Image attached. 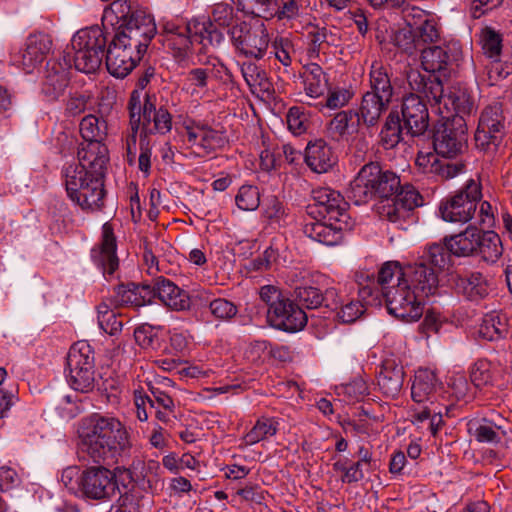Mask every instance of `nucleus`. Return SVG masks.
Masks as SVG:
<instances>
[{
	"label": "nucleus",
	"mask_w": 512,
	"mask_h": 512,
	"mask_svg": "<svg viewBox=\"0 0 512 512\" xmlns=\"http://www.w3.org/2000/svg\"><path fill=\"white\" fill-rule=\"evenodd\" d=\"M78 437L81 457L98 464L81 473L80 491L88 499L110 500L119 486L115 473L104 465L118 464L130 456L133 444L127 426L111 413L94 412L81 419Z\"/></svg>",
	"instance_id": "1"
},
{
	"label": "nucleus",
	"mask_w": 512,
	"mask_h": 512,
	"mask_svg": "<svg viewBox=\"0 0 512 512\" xmlns=\"http://www.w3.org/2000/svg\"><path fill=\"white\" fill-rule=\"evenodd\" d=\"M107 162L89 153L78 156V163L68 164L63 169L67 196L84 211L101 210L104 206Z\"/></svg>",
	"instance_id": "2"
},
{
	"label": "nucleus",
	"mask_w": 512,
	"mask_h": 512,
	"mask_svg": "<svg viewBox=\"0 0 512 512\" xmlns=\"http://www.w3.org/2000/svg\"><path fill=\"white\" fill-rule=\"evenodd\" d=\"M103 25L113 26V35L142 53L157 33V27L151 15L134 9L129 0H115L103 14Z\"/></svg>",
	"instance_id": "3"
},
{
	"label": "nucleus",
	"mask_w": 512,
	"mask_h": 512,
	"mask_svg": "<svg viewBox=\"0 0 512 512\" xmlns=\"http://www.w3.org/2000/svg\"><path fill=\"white\" fill-rule=\"evenodd\" d=\"M422 65L428 74H422L416 69H409L406 74L407 82L412 91L421 93L435 104L441 103L444 97L443 78L447 77V67L456 60L449 45H429L419 51Z\"/></svg>",
	"instance_id": "4"
},
{
	"label": "nucleus",
	"mask_w": 512,
	"mask_h": 512,
	"mask_svg": "<svg viewBox=\"0 0 512 512\" xmlns=\"http://www.w3.org/2000/svg\"><path fill=\"white\" fill-rule=\"evenodd\" d=\"M400 187L396 173L384 170L379 162L369 160L351 181L347 197L355 205H363L377 198L389 200Z\"/></svg>",
	"instance_id": "5"
},
{
	"label": "nucleus",
	"mask_w": 512,
	"mask_h": 512,
	"mask_svg": "<svg viewBox=\"0 0 512 512\" xmlns=\"http://www.w3.org/2000/svg\"><path fill=\"white\" fill-rule=\"evenodd\" d=\"M435 152L443 158H456L468 148V128L460 115L438 120L432 128Z\"/></svg>",
	"instance_id": "6"
},
{
	"label": "nucleus",
	"mask_w": 512,
	"mask_h": 512,
	"mask_svg": "<svg viewBox=\"0 0 512 512\" xmlns=\"http://www.w3.org/2000/svg\"><path fill=\"white\" fill-rule=\"evenodd\" d=\"M67 381L72 389L89 393L95 387V357L92 346L85 340L74 343L68 352Z\"/></svg>",
	"instance_id": "7"
},
{
	"label": "nucleus",
	"mask_w": 512,
	"mask_h": 512,
	"mask_svg": "<svg viewBox=\"0 0 512 512\" xmlns=\"http://www.w3.org/2000/svg\"><path fill=\"white\" fill-rule=\"evenodd\" d=\"M481 198V183L470 179L463 187L440 202V216L446 222L467 223L475 215Z\"/></svg>",
	"instance_id": "8"
},
{
	"label": "nucleus",
	"mask_w": 512,
	"mask_h": 512,
	"mask_svg": "<svg viewBox=\"0 0 512 512\" xmlns=\"http://www.w3.org/2000/svg\"><path fill=\"white\" fill-rule=\"evenodd\" d=\"M506 134V117L503 104L494 101L481 112L474 140L478 149L494 153Z\"/></svg>",
	"instance_id": "9"
},
{
	"label": "nucleus",
	"mask_w": 512,
	"mask_h": 512,
	"mask_svg": "<svg viewBox=\"0 0 512 512\" xmlns=\"http://www.w3.org/2000/svg\"><path fill=\"white\" fill-rule=\"evenodd\" d=\"M236 51L246 58L261 60L268 54L270 38L263 23L252 25L241 22L229 29Z\"/></svg>",
	"instance_id": "10"
},
{
	"label": "nucleus",
	"mask_w": 512,
	"mask_h": 512,
	"mask_svg": "<svg viewBox=\"0 0 512 512\" xmlns=\"http://www.w3.org/2000/svg\"><path fill=\"white\" fill-rule=\"evenodd\" d=\"M389 314L405 322H414L423 315L422 300L405 281L383 289L382 293Z\"/></svg>",
	"instance_id": "11"
},
{
	"label": "nucleus",
	"mask_w": 512,
	"mask_h": 512,
	"mask_svg": "<svg viewBox=\"0 0 512 512\" xmlns=\"http://www.w3.org/2000/svg\"><path fill=\"white\" fill-rule=\"evenodd\" d=\"M312 200L313 204L307 206V215L344 224L352 222L348 214L349 204L339 192L328 187H319L312 190Z\"/></svg>",
	"instance_id": "12"
},
{
	"label": "nucleus",
	"mask_w": 512,
	"mask_h": 512,
	"mask_svg": "<svg viewBox=\"0 0 512 512\" xmlns=\"http://www.w3.org/2000/svg\"><path fill=\"white\" fill-rule=\"evenodd\" d=\"M392 197V203L383 206L380 214L389 222L399 224L400 228L405 229L403 223L413 220L412 211L422 205L423 198L411 184L401 185Z\"/></svg>",
	"instance_id": "13"
},
{
	"label": "nucleus",
	"mask_w": 512,
	"mask_h": 512,
	"mask_svg": "<svg viewBox=\"0 0 512 512\" xmlns=\"http://www.w3.org/2000/svg\"><path fill=\"white\" fill-rule=\"evenodd\" d=\"M143 55L144 53L113 35L105 53L107 70L116 78H124L132 72Z\"/></svg>",
	"instance_id": "14"
},
{
	"label": "nucleus",
	"mask_w": 512,
	"mask_h": 512,
	"mask_svg": "<svg viewBox=\"0 0 512 512\" xmlns=\"http://www.w3.org/2000/svg\"><path fill=\"white\" fill-rule=\"evenodd\" d=\"M71 56L64 52L62 59H50L47 61L41 91L50 101H56L61 97L70 83Z\"/></svg>",
	"instance_id": "15"
},
{
	"label": "nucleus",
	"mask_w": 512,
	"mask_h": 512,
	"mask_svg": "<svg viewBox=\"0 0 512 512\" xmlns=\"http://www.w3.org/2000/svg\"><path fill=\"white\" fill-rule=\"evenodd\" d=\"M174 382L167 377L155 378L148 383V406L154 411L156 419L168 424L177 419L176 404L171 395Z\"/></svg>",
	"instance_id": "16"
},
{
	"label": "nucleus",
	"mask_w": 512,
	"mask_h": 512,
	"mask_svg": "<svg viewBox=\"0 0 512 512\" xmlns=\"http://www.w3.org/2000/svg\"><path fill=\"white\" fill-rule=\"evenodd\" d=\"M267 320L276 329L286 332H296L307 324V315L302 308L289 298L270 304L267 310Z\"/></svg>",
	"instance_id": "17"
},
{
	"label": "nucleus",
	"mask_w": 512,
	"mask_h": 512,
	"mask_svg": "<svg viewBox=\"0 0 512 512\" xmlns=\"http://www.w3.org/2000/svg\"><path fill=\"white\" fill-rule=\"evenodd\" d=\"M421 93L413 91L402 99L400 117L403 120L406 134L419 137L425 134L429 127V111Z\"/></svg>",
	"instance_id": "18"
},
{
	"label": "nucleus",
	"mask_w": 512,
	"mask_h": 512,
	"mask_svg": "<svg viewBox=\"0 0 512 512\" xmlns=\"http://www.w3.org/2000/svg\"><path fill=\"white\" fill-rule=\"evenodd\" d=\"M404 281L422 300L429 301L439 295V273L435 268L415 262L404 267Z\"/></svg>",
	"instance_id": "19"
},
{
	"label": "nucleus",
	"mask_w": 512,
	"mask_h": 512,
	"mask_svg": "<svg viewBox=\"0 0 512 512\" xmlns=\"http://www.w3.org/2000/svg\"><path fill=\"white\" fill-rule=\"evenodd\" d=\"M80 134L87 144L78 150L77 156H88L93 151L96 159L101 156L102 159L109 160L108 148L102 143L107 135V124L104 120L93 114L84 116L80 122Z\"/></svg>",
	"instance_id": "20"
},
{
	"label": "nucleus",
	"mask_w": 512,
	"mask_h": 512,
	"mask_svg": "<svg viewBox=\"0 0 512 512\" xmlns=\"http://www.w3.org/2000/svg\"><path fill=\"white\" fill-rule=\"evenodd\" d=\"M353 222L346 224L337 221H322L317 216L308 215L302 223V232L308 238L327 245L334 246L340 243L343 238V231L350 230Z\"/></svg>",
	"instance_id": "21"
},
{
	"label": "nucleus",
	"mask_w": 512,
	"mask_h": 512,
	"mask_svg": "<svg viewBox=\"0 0 512 512\" xmlns=\"http://www.w3.org/2000/svg\"><path fill=\"white\" fill-rule=\"evenodd\" d=\"M155 100V96L146 93L142 103L137 91H133L128 102L131 132L137 134L141 126L140 138L146 137V140L153 134Z\"/></svg>",
	"instance_id": "22"
},
{
	"label": "nucleus",
	"mask_w": 512,
	"mask_h": 512,
	"mask_svg": "<svg viewBox=\"0 0 512 512\" xmlns=\"http://www.w3.org/2000/svg\"><path fill=\"white\" fill-rule=\"evenodd\" d=\"M117 240L111 223L106 222L102 226L100 243L91 250L94 263L103 270L104 275H113L119 267V259L116 253Z\"/></svg>",
	"instance_id": "23"
},
{
	"label": "nucleus",
	"mask_w": 512,
	"mask_h": 512,
	"mask_svg": "<svg viewBox=\"0 0 512 512\" xmlns=\"http://www.w3.org/2000/svg\"><path fill=\"white\" fill-rule=\"evenodd\" d=\"M51 48L52 39L48 34L31 35L27 40L26 48L14 56V63L25 73H31L45 59Z\"/></svg>",
	"instance_id": "24"
},
{
	"label": "nucleus",
	"mask_w": 512,
	"mask_h": 512,
	"mask_svg": "<svg viewBox=\"0 0 512 512\" xmlns=\"http://www.w3.org/2000/svg\"><path fill=\"white\" fill-rule=\"evenodd\" d=\"M305 163L315 173H326L337 163V156L324 139L308 142L305 149Z\"/></svg>",
	"instance_id": "25"
},
{
	"label": "nucleus",
	"mask_w": 512,
	"mask_h": 512,
	"mask_svg": "<svg viewBox=\"0 0 512 512\" xmlns=\"http://www.w3.org/2000/svg\"><path fill=\"white\" fill-rule=\"evenodd\" d=\"M155 288L158 300L173 311H187L191 307L189 293L177 286L171 280L159 276L155 278Z\"/></svg>",
	"instance_id": "26"
},
{
	"label": "nucleus",
	"mask_w": 512,
	"mask_h": 512,
	"mask_svg": "<svg viewBox=\"0 0 512 512\" xmlns=\"http://www.w3.org/2000/svg\"><path fill=\"white\" fill-rule=\"evenodd\" d=\"M404 378L403 365L396 359L388 358L382 362L377 384L383 395L396 398L402 390Z\"/></svg>",
	"instance_id": "27"
},
{
	"label": "nucleus",
	"mask_w": 512,
	"mask_h": 512,
	"mask_svg": "<svg viewBox=\"0 0 512 512\" xmlns=\"http://www.w3.org/2000/svg\"><path fill=\"white\" fill-rule=\"evenodd\" d=\"M110 32L107 28L93 26L77 31L71 39L72 50H83L86 52H97L105 55L106 46Z\"/></svg>",
	"instance_id": "28"
},
{
	"label": "nucleus",
	"mask_w": 512,
	"mask_h": 512,
	"mask_svg": "<svg viewBox=\"0 0 512 512\" xmlns=\"http://www.w3.org/2000/svg\"><path fill=\"white\" fill-rule=\"evenodd\" d=\"M480 228L468 225L465 230L458 234L448 235L443 238L450 253L458 258L476 256V246L479 241Z\"/></svg>",
	"instance_id": "29"
},
{
	"label": "nucleus",
	"mask_w": 512,
	"mask_h": 512,
	"mask_svg": "<svg viewBox=\"0 0 512 512\" xmlns=\"http://www.w3.org/2000/svg\"><path fill=\"white\" fill-rule=\"evenodd\" d=\"M160 28L162 41L178 52L187 50L193 39L197 37V32L192 34L189 24L181 25L173 20H162Z\"/></svg>",
	"instance_id": "30"
},
{
	"label": "nucleus",
	"mask_w": 512,
	"mask_h": 512,
	"mask_svg": "<svg viewBox=\"0 0 512 512\" xmlns=\"http://www.w3.org/2000/svg\"><path fill=\"white\" fill-rule=\"evenodd\" d=\"M439 156L435 153L418 154L415 164L421 173L426 175H437L442 178L448 179L455 177L460 173L465 165L459 163H448L439 159Z\"/></svg>",
	"instance_id": "31"
},
{
	"label": "nucleus",
	"mask_w": 512,
	"mask_h": 512,
	"mask_svg": "<svg viewBox=\"0 0 512 512\" xmlns=\"http://www.w3.org/2000/svg\"><path fill=\"white\" fill-rule=\"evenodd\" d=\"M455 284L458 293L471 302H480L490 293L488 278L478 271L458 277Z\"/></svg>",
	"instance_id": "32"
},
{
	"label": "nucleus",
	"mask_w": 512,
	"mask_h": 512,
	"mask_svg": "<svg viewBox=\"0 0 512 512\" xmlns=\"http://www.w3.org/2000/svg\"><path fill=\"white\" fill-rule=\"evenodd\" d=\"M390 103V101H385L381 96L365 92L362 96L360 107L356 111L357 117L366 127H375Z\"/></svg>",
	"instance_id": "33"
},
{
	"label": "nucleus",
	"mask_w": 512,
	"mask_h": 512,
	"mask_svg": "<svg viewBox=\"0 0 512 512\" xmlns=\"http://www.w3.org/2000/svg\"><path fill=\"white\" fill-rule=\"evenodd\" d=\"M438 380L436 374L429 369H419L411 386V397L416 403L430 401L436 391Z\"/></svg>",
	"instance_id": "34"
},
{
	"label": "nucleus",
	"mask_w": 512,
	"mask_h": 512,
	"mask_svg": "<svg viewBox=\"0 0 512 512\" xmlns=\"http://www.w3.org/2000/svg\"><path fill=\"white\" fill-rule=\"evenodd\" d=\"M476 246V256L490 264L496 263L503 254V246L500 236L492 230L480 228L479 241Z\"/></svg>",
	"instance_id": "35"
},
{
	"label": "nucleus",
	"mask_w": 512,
	"mask_h": 512,
	"mask_svg": "<svg viewBox=\"0 0 512 512\" xmlns=\"http://www.w3.org/2000/svg\"><path fill=\"white\" fill-rule=\"evenodd\" d=\"M406 133L403 120L396 109H392L387 115L380 131V142L385 149H392L403 140Z\"/></svg>",
	"instance_id": "36"
},
{
	"label": "nucleus",
	"mask_w": 512,
	"mask_h": 512,
	"mask_svg": "<svg viewBox=\"0 0 512 512\" xmlns=\"http://www.w3.org/2000/svg\"><path fill=\"white\" fill-rule=\"evenodd\" d=\"M304 89L308 96L317 98L324 94L328 79L322 67L316 63H310L303 67L301 74Z\"/></svg>",
	"instance_id": "37"
},
{
	"label": "nucleus",
	"mask_w": 512,
	"mask_h": 512,
	"mask_svg": "<svg viewBox=\"0 0 512 512\" xmlns=\"http://www.w3.org/2000/svg\"><path fill=\"white\" fill-rule=\"evenodd\" d=\"M508 332V318L496 312L486 314L479 328V335L489 341L503 339Z\"/></svg>",
	"instance_id": "38"
},
{
	"label": "nucleus",
	"mask_w": 512,
	"mask_h": 512,
	"mask_svg": "<svg viewBox=\"0 0 512 512\" xmlns=\"http://www.w3.org/2000/svg\"><path fill=\"white\" fill-rule=\"evenodd\" d=\"M369 87L368 93L381 96L385 101H392L394 88L391 79L384 68L379 63H373L369 73Z\"/></svg>",
	"instance_id": "39"
},
{
	"label": "nucleus",
	"mask_w": 512,
	"mask_h": 512,
	"mask_svg": "<svg viewBox=\"0 0 512 512\" xmlns=\"http://www.w3.org/2000/svg\"><path fill=\"white\" fill-rule=\"evenodd\" d=\"M499 430V426L486 418L472 419L467 423L469 435L479 443H499L501 441Z\"/></svg>",
	"instance_id": "40"
},
{
	"label": "nucleus",
	"mask_w": 512,
	"mask_h": 512,
	"mask_svg": "<svg viewBox=\"0 0 512 512\" xmlns=\"http://www.w3.org/2000/svg\"><path fill=\"white\" fill-rule=\"evenodd\" d=\"M361 122L356 110H344L336 113L329 123V130L333 135L342 137L358 131Z\"/></svg>",
	"instance_id": "41"
},
{
	"label": "nucleus",
	"mask_w": 512,
	"mask_h": 512,
	"mask_svg": "<svg viewBox=\"0 0 512 512\" xmlns=\"http://www.w3.org/2000/svg\"><path fill=\"white\" fill-rule=\"evenodd\" d=\"M237 8L247 15L270 20L275 17L276 0H237Z\"/></svg>",
	"instance_id": "42"
},
{
	"label": "nucleus",
	"mask_w": 512,
	"mask_h": 512,
	"mask_svg": "<svg viewBox=\"0 0 512 512\" xmlns=\"http://www.w3.org/2000/svg\"><path fill=\"white\" fill-rule=\"evenodd\" d=\"M453 256L448 250L447 244L434 243L424 251L418 262L428 265L440 273L449 263L450 257Z\"/></svg>",
	"instance_id": "43"
},
{
	"label": "nucleus",
	"mask_w": 512,
	"mask_h": 512,
	"mask_svg": "<svg viewBox=\"0 0 512 512\" xmlns=\"http://www.w3.org/2000/svg\"><path fill=\"white\" fill-rule=\"evenodd\" d=\"M278 431V422L274 418H259L251 430L243 437L245 445H254L268 437L274 436Z\"/></svg>",
	"instance_id": "44"
},
{
	"label": "nucleus",
	"mask_w": 512,
	"mask_h": 512,
	"mask_svg": "<svg viewBox=\"0 0 512 512\" xmlns=\"http://www.w3.org/2000/svg\"><path fill=\"white\" fill-rule=\"evenodd\" d=\"M411 26L414 28L420 50L435 44L440 39L438 23L431 17L424 21L420 20V22L418 21L417 23L413 21Z\"/></svg>",
	"instance_id": "45"
},
{
	"label": "nucleus",
	"mask_w": 512,
	"mask_h": 512,
	"mask_svg": "<svg viewBox=\"0 0 512 512\" xmlns=\"http://www.w3.org/2000/svg\"><path fill=\"white\" fill-rule=\"evenodd\" d=\"M242 76L253 91V89H259L260 91H267L270 88V82L263 69L257 64L251 61L243 62L240 66Z\"/></svg>",
	"instance_id": "46"
},
{
	"label": "nucleus",
	"mask_w": 512,
	"mask_h": 512,
	"mask_svg": "<svg viewBox=\"0 0 512 512\" xmlns=\"http://www.w3.org/2000/svg\"><path fill=\"white\" fill-rule=\"evenodd\" d=\"M294 298L302 310L317 309L323 304L322 290L314 286H297L294 289Z\"/></svg>",
	"instance_id": "47"
},
{
	"label": "nucleus",
	"mask_w": 512,
	"mask_h": 512,
	"mask_svg": "<svg viewBox=\"0 0 512 512\" xmlns=\"http://www.w3.org/2000/svg\"><path fill=\"white\" fill-rule=\"evenodd\" d=\"M201 299L208 303L211 314L220 320H230L238 313V307L225 298H215L210 300L209 293L203 292Z\"/></svg>",
	"instance_id": "48"
},
{
	"label": "nucleus",
	"mask_w": 512,
	"mask_h": 512,
	"mask_svg": "<svg viewBox=\"0 0 512 512\" xmlns=\"http://www.w3.org/2000/svg\"><path fill=\"white\" fill-rule=\"evenodd\" d=\"M480 42L483 53L489 59H498L502 51V36L500 33L486 27L481 31Z\"/></svg>",
	"instance_id": "49"
},
{
	"label": "nucleus",
	"mask_w": 512,
	"mask_h": 512,
	"mask_svg": "<svg viewBox=\"0 0 512 512\" xmlns=\"http://www.w3.org/2000/svg\"><path fill=\"white\" fill-rule=\"evenodd\" d=\"M74 51V66L80 72L90 74L96 72L102 64L105 55L97 54V52H86L83 50Z\"/></svg>",
	"instance_id": "50"
},
{
	"label": "nucleus",
	"mask_w": 512,
	"mask_h": 512,
	"mask_svg": "<svg viewBox=\"0 0 512 512\" xmlns=\"http://www.w3.org/2000/svg\"><path fill=\"white\" fill-rule=\"evenodd\" d=\"M448 99L453 106L456 115L469 116L475 110V101L471 94L462 88L451 91Z\"/></svg>",
	"instance_id": "51"
},
{
	"label": "nucleus",
	"mask_w": 512,
	"mask_h": 512,
	"mask_svg": "<svg viewBox=\"0 0 512 512\" xmlns=\"http://www.w3.org/2000/svg\"><path fill=\"white\" fill-rule=\"evenodd\" d=\"M392 41L400 50L408 55H413L420 51L414 28L411 25L404 26L395 31Z\"/></svg>",
	"instance_id": "52"
},
{
	"label": "nucleus",
	"mask_w": 512,
	"mask_h": 512,
	"mask_svg": "<svg viewBox=\"0 0 512 512\" xmlns=\"http://www.w3.org/2000/svg\"><path fill=\"white\" fill-rule=\"evenodd\" d=\"M236 205L244 211H254L260 205L259 189L253 185H243L235 197Z\"/></svg>",
	"instance_id": "53"
},
{
	"label": "nucleus",
	"mask_w": 512,
	"mask_h": 512,
	"mask_svg": "<svg viewBox=\"0 0 512 512\" xmlns=\"http://www.w3.org/2000/svg\"><path fill=\"white\" fill-rule=\"evenodd\" d=\"M486 74L488 85H498L512 74V62L493 59L486 65Z\"/></svg>",
	"instance_id": "54"
},
{
	"label": "nucleus",
	"mask_w": 512,
	"mask_h": 512,
	"mask_svg": "<svg viewBox=\"0 0 512 512\" xmlns=\"http://www.w3.org/2000/svg\"><path fill=\"white\" fill-rule=\"evenodd\" d=\"M286 121L288 129L294 135H301L305 133L310 126L308 114L303 107L299 106H293L288 110Z\"/></svg>",
	"instance_id": "55"
},
{
	"label": "nucleus",
	"mask_w": 512,
	"mask_h": 512,
	"mask_svg": "<svg viewBox=\"0 0 512 512\" xmlns=\"http://www.w3.org/2000/svg\"><path fill=\"white\" fill-rule=\"evenodd\" d=\"M470 379L476 388L491 385L493 381L491 362L486 359L476 361L471 368Z\"/></svg>",
	"instance_id": "56"
},
{
	"label": "nucleus",
	"mask_w": 512,
	"mask_h": 512,
	"mask_svg": "<svg viewBox=\"0 0 512 512\" xmlns=\"http://www.w3.org/2000/svg\"><path fill=\"white\" fill-rule=\"evenodd\" d=\"M91 100L90 94L86 92H71L65 102L64 115L66 117H77L84 113Z\"/></svg>",
	"instance_id": "57"
},
{
	"label": "nucleus",
	"mask_w": 512,
	"mask_h": 512,
	"mask_svg": "<svg viewBox=\"0 0 512 512\" xmlns=\"http://www.w3.org/2000/svg\"><path fill=\"white\" fill-rule=\"evenodd\" d=\"M404 268H401L399 262L397 261H388L385 262L378 271L377 275V283L381 286V293H383V289H388L390 286H387L393 279L394 276L397 277V281H404V275L402 274Z\"/></svg>",
	"instance_id": "58"
},
{
	"label": "nucleus",
	"mask_w": 512,
	"mask_h": 512,
	"mask_svg": "<svg viewBox=\"0 0 512 512\" xmlns=\"http://www.w3.org/2000/svg\"><path fill=\"white\" fill-rule=\"evenodd\" d=\"M136 343L144 349H156L159 339L154 328L149 324H143L134 330Z\"/></svg>",
	"instance_id": "59"
},
{
	"label": "nucleus",
	"mask_w": 512,
	"mask_h": 512,
	"mask_svg": "<svg viewBox=\"0 0 512 512\" xmlns=\"http://www.w3.org/2000/svg\"><path fill=\"white\" fill-rule=\"evenodd\" d=\"M364 313V306L355 300L345 304L341 303L337 310V318L340 322L350 324L355 322Z\"/></svg>",
	"instance_id": "60"
},
{
	"label": "nucleus",
	"mask_w": 512,
	"mask_h": 512,
	"mask_svg": "<svg viewBox=\"0 0 512 512\" xmlns=\"http://www.w3.org/2000/svg\"><path fill=\"white\" fill-rule=\"evenodd\" d=\"M470 385L466 377L462 374H457L450 378L448 383V393L456 401L464 400L467 402L469 398Z\"/></svg>",
	"instance_id": "61"
},
{
	"label": "nucleus",
	"mask_w": 512,
	"mask_h": 512,
	"mask_svg": "<svg viewBox=\"0 0 512 512\" xmlns=\"http://www.w3.org/2000/svg\"><path fill=\"white\" fill-rule=\"evenodd\" d=\"M276 8L274 18H277V20L295 19L300 14L299 0H276Z\"/></svg>",
	"instance_id": "62"
},
{
	"label": "nucleus",
	"mask_w": 512,
	"mask_h": 512,
	"mask_svg": "<svg viewBox=\"0 0 512 512\" xmlns=\"http://www.w3.org/2000/svg\"><path fill=\"white\" fill-rule=\"evenodd\" d=\"M278 258V251L268 247L261 255L252 259L247 268L250 271H264L269 269Z\"/></svg>",
	"instance_id": "63"
},
{
	"label": "nucleus",
	"mask_w": 512,
	"mask_h": 512,
	"mask_svg": "<svg viewBox=\"0 0 512 512\" xmlns=\"http://www.w3.org/2000/svg\"><path fill=\"white\" fill-rule=\"evenodd\" d=\"M172 128V116L169 111L161 106L160 108L155 107L154 118H153V134H166L170 132Z\"/></svg>",
	"instance_id": "64"
}]
</instances>
